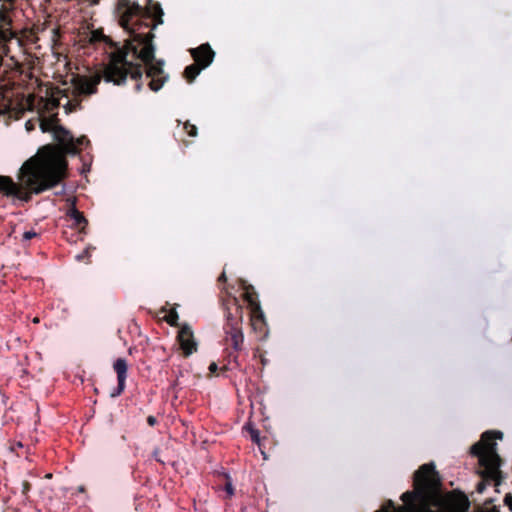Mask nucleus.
Here are the masks:
<instances>
[{"instance_id":"1","label":"nucleus","mask_w":512,"mask_h":512,"mask_svg":"<svg viewBox=\"0 0 512 512\" xmlns=\"http://www.w3.org/2000/svg\"><path fill=\"white\" fill-rule=\"evenodd\" d=\"M116 12L119 24L129 34V38L120 45L119 42L104 35L102 30L91 32L90 43L105 42L113 50L108 55V62L104 65L102 74L96 73L90 77L77 75L73 78L74 89L79 95L95 94L102 79L122 86L130 78L136 82L135 91L140 92L143 87V72L150 78L148 86L154 92H158L168 80V75L163 69L164 61L155 59V46L149 42L151 36L147 37L142 31H149L148 26H131L135 23L134 19H139L141 15L140 5L131 0H118Z\"/></svg>"},{"instance_id":"18","label":"nucleus","mask_w":512,"mask_h":512,"mask_svg":"<svg viewBox=\"0 0 512 512\" xmlns=\"http://www.w3.org/2000/svg\"><path fill=\"white\" fill-rule=\"evenodd\" d=\"M164 320L170 325V326H173V327H177L179 324H178V320H179V315L177 313V311L173 308L169 311L168 315H166L164 317Z\"/></svg>"},{"instance_id":"32","label":"nucleus","mask_w":512,"mask_h":512,"mask_svg":"<svg viewBox=\"0 0 512 512\" xmlns=\"http://www.w3.org/2000/svg\"><path fill=\"white\" fill-rule=\"evenodd\" d=\"M485 489V483L484 482H480L478 485H477V491L479 493H482Z\"/></svg>"},{"instance_id":"34","label":"nucleus","mask_w":512,"mask_h":512,"mask_svg":"<svg viewBox=\"0 0 512 512\" xmlns=\"http://www.w3.org/2000/svg\"><path fill=\"white\" fill-rule=\"evenodd\" d=\"M26 127H27L28 130L31 129V125H29V122H26Z\"/></svg>"},{"instance_id":"15","label":"nucleus","mask_w":512,"mask_h":512,"mask_svg":"<svg viewBox=\"0 0 512 512\" xmlns=\"http://www.w3.org/2000/svg\"><path fill=\"white\" fill-rule=\"evenodd\" d=\"M203 69H205V67L195 62L184 69L183 77L188 83H192Z\"/></svg>"},{"instance_id":"20","label":"nucleus","mask_w":512,"mask_h":512,"mask_svg":"<svg viewBox=\"0 0 512 512\" xmlns=\"http://www.w3.org/2000/svg\"><path fill=\"white\" fill-rule=\"evenodd\" d=\"M183 128L189 136L195 137L197 135V127L190 122H185Z\"/></svg>"},{"instance_id":"24","label":"nucleus","mask_w":512,"mask_h":512,"mask_svg":"<svg viewBox=\"0 0 512 512\" xmlns=\"http://www.w3.org/2000/svg\"><path fill=\"white\" fill-rule=\"evenodd\" d=\"M47 105L49 106L50 110L57 109L60 105L59 99L57 98H51L48 100Z\"/></svg>"},{"instance_id":"21","label":"nucleus","mask_w":512,"mask_h":512,"mask_svg":"<svg viewBox=\"0 0 512 512\" xmlns=\"http://www.w3.org/2000/svg\"><path fill=\"white\" fill-rule=\"evenodd\" d=\"M0 38L4 42H7V41H9L11 39H17L16 36L14 35V33L11 30H9V29H5V30L0 31Z\"/></svg>"},{"instance_id":"17","label":"nucleus","mask_w":512,"mask_h":512,"mask_svg":"<svg viewBox=\"0 0 512 512\" xmlns=\"http://www.w3.org/2000/svg\"><path fill=\"white\" fill-rule=\"evenodd\" d=\"M228 358H229L228 363L221 368L222 371H227V370H231V369L240 367V363L238 361L237 354L230 352L228 354Z\"/></svg>"},{"instance_id":"5","label":"nucleus","mask_w":512,"mask_h":512,"mask_svg":"<svg viewBox=\"0 0 512 512\" xmlns=\"http://www.w3.org/2000/svg\"><path fill=\"white\" fill-rule=\"evenodd\" d=\"M501 431H486L482 434L481 440L472 445L470 453L479 458V463L484 466L490 477L495 480V484L499 485L501 481V458L496 452L497 439H502Z\"/></svg>"},{"instance_id":"29","label":"nucleus","mask_w":512,"mask_h":512,"mask_svg":"<svg viewBox=\"0 0 512 512\" xmlns=\"http://www.w3.org/2000/svg\"><path fill=\"white\" fill-rule=\"evenodd\" d=\"M86 257H89V251H88V250H85V251H83L81 254H78V255L76 256V259H77L78 261H80V260H82V259H84V258H86Z\"/></svg>"},{"instance_id":"28","label":"nucleus","mask_w":512,"mask_h":512,"mask_svg":"<svg viewBox=\"0 0 512 512\" xmlns=\"http://www.w3.org/2000/svg\"><path fill=\"white\" fill-rule=\"evenodd\" d=\"M147 423L149 426H155L158 423V420L155 416L149 415L147 417Z\"/></svg>"},{"instance_id":"4","label":"nucleus","mask_w":512,"mask_h":512,"mask_svg":"<svg viewBox=\"0 0 512 512\" xmlns=\"http://www.w3.org/2000/svg\"><path fill=\"white\" fill-rule=\"evenodd\" d=\"M221 306L224 312L223 331L225 341L231 346L234 352H240L243 349V314L244 308L239 299L227 293L221 298Z\"/></svg>"},{"instance_id":"8","label":"nucleus","mask_w":512,"mask_h":512,"mask_svg":"<svg viewBox=\"0 0 512 512\" xmlns=\"http://www.w3.org/2000/svg\"><path fill=\"white\" fill-rule=\"evenodd\" d=\"M177 341L180 345L184 357L187 358L197 351V342L195 341L192 328L188 324L181 326L180 330L178 331Z\"/></svg>"},{"instance_id":"23","label":"nucleus","mask_w":512,"mask_h":512,"mask_svg":"<svg viewBox=\"0 0 512 512\" xmlns=\"http://www.w3.org/2000/svg\"><path fill=\"white\" fill-rule=\"evenodd\" d=\"M37 236H38V234L35 231H33V230L25 231L23 233V240L24 241H29V240L37 237Z\"/></svg>"},{"instance_id":"3","label":"nucleus","mask_w":512,"mask_h":512,"mask_svg":"<svg viewBox=\"0 0 512 512\" xmlns=\"http://www.w3.org/2000/svg\"><path fill=\"white\" fill-rule=\"evenodd\" d=\"M442 487L441 477L433 462L421 465L413 475V490L402 494V506L395 507L392 500L376 512H432Z\"/></svg>"},{"instance_id":"12","label":"nucleus","mask_w":512,"mask_h":512,"mask_svg":"<svg viewBox=\"0 0 512 512\" xmlns=\"http://www.w3.org/2000/svg\"><path fill=\"white\" fill-rule=\"evenodd\" d=\"M66 215L73 221L72 225L75 228H78L80 232L85 233L88 221L84 217L83 213L76 208L75 203H72V206L68 209Z\"/></svg>"},{"instance_id":"10","label":"nucleus","mask_w":512,"mask_h":512,"mask_svg":"<svg viewBox=\"0 0 512 512\" xmlns=\"http://www.w3.org/2000/svg\"><path fill=\"white\" fill-rule=\"evenodd\" d=\"M190 53L194 61L205 68L213 62L215 57V52L208 43L201 44L199 47L191 49Z\"/></svg>"},{"instance_id":"35","label":"nucleus","mask_w":512,"mask_h":512,"mask_svg":"<svg viewBox=\"0 0 512 512\" xmlns=\"http://www.w3.org/2000/svg\"><path fill=\"white\" fill-rule=\"evenodd\" d=\"M26 127H27L28 130L31 129V125H29V122H26Z\"/></svg>"},{"instance_id":"2","label":"nucleus","mask_w":512,"mask_h":512,"mask_svg":"<svg viewBox=\"0 0 512 512\" xmlns=\"http://www.w3.org/2000/svg\"><path fill=\"white\" fill-rule=\"evenodd\" d=\"M66 161L53 147L43 146L39 155L28 159L20 169L21 184L9 176H0V192L24 202L32 194H40L57 186L64 177Z\"/></svg>"},{"instance_id":"25","label":"nucleus","mask_w":512,"mask_h":512,"mask_svg":"<svg viewBox=\"0 0 512 512\" xmlns=\"http://www.w3.org/2000/svg\"><path fill=\"white\" fill-rule=\"evenodd\" d=\"M225 491L227 492L228 496L231 497L233 496L234 494V488H233V485L230 481H228L226 484H225V487H224Z\"/></svg>"},{"instance_id":"30","label":"nucleus","mask_w":512,"mask_h":512,"mask_svg":"<svg viewBox=\"0 0 512 512\" xmlns=\"http://www.w3.org/2000/svg\"><path fill=\"white\" fill-rule=\"evenodd\" d=\"M218 370V365L215 362H212L209 365V371L210 373H215Z\"/></svg>"},{"instance_id":"26","label":"nucleus","mask_w":512,"mask_h":512,"mask_svg":"<svg viewBox=\"0 0 512 512\" xmlns=\"http://www.w3.org/2000/svg\"><path fill=\"white\" fill-rule=\"evenodd\" d=\"M504 504L512 511V494L508 493L505 495Z\"/></svg>"},{"instance_id":"6","label":"nucleus","mask_w":512,"mask_h":512,"mask_svg":"<svg viewBox=\"0 0 512 512\" xmlns=\"http://www.w3.org/2000/svg\"><path fill=\"white\" fill-rule=\"evenodd\" d=\"M141 12L139 19H134L135 23L132 26H140V24H146L148 26V29H142L144 34H147V36H151L149 39V42L151 45L153 44L154 39V33L153 30L157 27V25L162 24V16H163V10L159 3H150L148 7L143 8L140 6Z\"/></svg>"},{"instance_id":"14","label":"nucleus","mask_w":512,"mask_h":512,"mask_svg":"<svg viewBox=\"0 0 512 512\" xmlns=\"http://www.w3.org/2000/svg\"><path fill=\"white\" fill-rule=\"evenodd\" d=\"M450 505L459 512H466L469 508L468 497L462 492H453L449 496Z\"/></svg>"},{"instance_id":"9","label":"nucleus","mask_w":512,"mask_h":512,"mask_svg":"<svg viewBox=\"0 0 512 512\" xmlns=\"http://www.w3.org/2000/svg\"><path fill=\"white\" fill-rule=\"evenodd\" d=\"M114 371L117 374V388L111 393L112 397L120 396L126 387L128 364L126 359L118 358L113 364Z\"/></svg>"},{"instance_id":"33","label":"nucleus","mask_w":512,"mask_h":512,"mask_svg":"<svg viewBox=\"0 0 512 512\" xmlns=\"http://www.w3.org/2000/svg\"><path fill=\"white\" fill-rule=\"evenodd\" d=\"M218 281L219 282H226L227 281V277H226V274L224 272L219 276Z\"/></svg>"},{"instance_id":"19","label":"nucleus","mask_w":512,"mask_h":512,"mask_svg":"<svg viewBox=\"0 0 512 512\" xmlns=\"http://www.w3.org/2000/svg\"><path fill=\"white\" fill-rule=\"evenodd\" d=\"M31 488H32V485H31V483L29 481L24 480L22 482L21 494L23 496V502L24 503L30 502L29 492H30Z\"/></svg>"},{"instance_id":"31","label":"nucleus","mask_w":512,"mask_h":512,"mask_svg":"<svg viewBox=\"0 0 512 512\" xmlns=\"http://www.w3.org/2000/svg\"><path fill=\"white\" fill-rule=\"evenodd\" d=\"M79 106V104H75V105H72L70 102H68V105L66 107V111L67 112H71L73 110H75L77 107Z\"/></svg>"},{"instance_id":"11","label":"nucleus","mask_w":512,"mask_h":512,"mask_svg":"<svg viewBox=\"0 0 512 512\" xmlns=\"http://www.w3.org/2000/svg\"><path fill=\"white\" fill-rule=\"evenodd\" d=\"M251 326L254 331L260 334L261 338H265L268 334L267 323L265 320L264 312L261 308H256L251 311Z\"/></svg>"},{"instance_id":"27","label":"nucleus","mask_w":512,"mask_h":512,"mask_svg":"<svg viewBox=\"0 0 512 512\" xmlns=\"http://www.w3.org/2000/svg\"><path fill=\"white\" fill-rule=\"evenodd\" d=\"M251 439L252 441L258 443L259 442V431L256 429H251Z\"/></svg>"},{"instance_id":"13","label":"nucleus","mask_w":512,"mask_h":512,"mask_svg":"<svg viewBox=\"0 0 512 512\" xmlns=\"http://www.w3.org/2000/svg\"><path fill=\"white\" fill-rule=\"evenodd\" d=\"M242 289L244 290L243 298L248 303L250 311L255 310L256 308H261L258 300V294L254 287L242 281Z\"/></svg>"},{"instance_id":"22","label":"nucleus","mask_w":512,"mask_h":512,"mask_svg":"<svg viewBox=\"0 0 512 512\" xmlns=\"http://www.w3.org/2000/svg\"><path fill=\"white\" fill-rule=\"evenodd\" d=\"M75 144H76L77 153H79V147L89 144V139L86 136H81V137L75 139Z\"/></svg>"},{"instance_id":"16","label":"nucleus","mask_w":512,"mask_h":512,"mask_svg":"<svg viewBox=\"0 0 512 512\" xmlns=\"http://www.w3.org/2000/svg\"><path fill=\"white\" fill-rule=\"evenodd\" d=\"M57 118L54 116L52 118H45L40 121V128L43 132H52L54 133V129L58 124L56 123Z\"/></svg>"},{"instance_id":"7","label":"nucleus","mask_w":512,"mask_h":512,"mask_svg":"<svg viewBox=\"0 0 512 512\" xmlns=\"http://www.w3.org/2000/svg\"><path fill=\"white\" fill-rule=\"evenodd\" d=\"M53 137L59 143L62 150H60L59 148H57L55 146H53V148L56 149V151H58L64 159H66V158L63 155V153L77 154L75 138L70 133V131H68L64 127L58 125L54 129ZM49 146L52 147V145H49ZM65 161H66V168L64 170V177L62 178V180L66 177V170H67V166H68L67 160H65Z\"/></svg>"}]
</instances>
